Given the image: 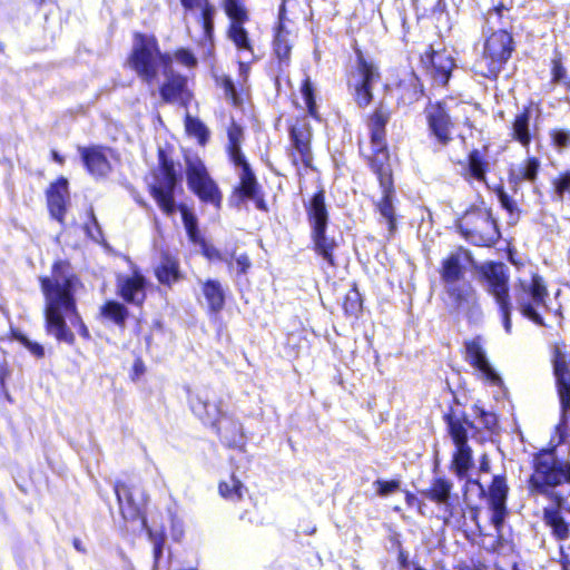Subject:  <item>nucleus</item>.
<instances>
[{
    "label": "nucleus",
    "mask_w": 570,
    "mask_h": 570,
    "mask_svg": "<svg viewBox=\"0 0 570 570\" xmlns=\"http://www.w3.org/2000/svg\"><path fill=\"white\" fill-rule=\"evenodd\" d=\"M198 246H200L202 248V254L213 261H223V255H222V252L219 249H217L216 247L214 246H209L207 244V242L204 239V243L203 244H197Z\"/></svg>",
    "instance_id": "0e129e2a"
},
{
    "label": "nucleus",
    "mask_w": 570,
    "mask_h": 570,
    "mask_svg": "<svg viewBox=\"0 0 570 570\" xmlns=\"http://www.w3.org/2000/svg\"><path fill=\"white\" fill-rule=\"evenodd\" d=\"M356 57L355 75L356 81L353 85V100L361 108H367L374 99V86L381 79L379 67L367 60L361 48L354 47Z\"/></svg>",
    "instance_id": "a211bd4d"
},
{
    "label": "nucleus",
    "mask_w": 570,
    "mask_h": 570,
    "mask_svg": "<svg viewBox=\"0 0 570 570\" xmlns=\"http://www.w3.org/2000/svg\"><path fill=\"white\" fill-rule=\"evenodd\" d=\"M235 265H236L237 275H245L250 269L252 262H250V258L248 257V255L244 253V254H240L238 257H236Z\"/></svg>",
    "instance_id": "69168bd1"
},
{
    "label": "nucleus",
    "mask_w": 570,
    "mask_h": 570,
    "mask_svg": "<svg viewBox=\"0 0 570 570\" xmlns=\"http://www.w3.org/2000/svg\"><path fill=\"white\" fill-rule=\"evenodd\" d=\"M179 3L185 12L199 10L197 21L203 31L199 42L207 48V55L212 56L215 47V6L209 0H179Z\"/></svg>",
    "instance_id": "4be33fe9"
},
{
    "label": "nucleus",
    "mask_w": 570,
    "mask_h": 570,
    "mask_svg": "<svg viewBox=\"0 0 570 570\" xmlns=\"http://www.w3.org/2000/svg\"><path fill=\"white\" fill-rule=\"evenodd\" d=\"M148 537L153 542V558H154V566L157 567L161 557H163V550L166 543V534L165 532H154L151 529L147 527Z\"/></svg>",
    "instance_id": "4d7b16f0"
},
{
    "label": "nucleus",
    "mask_w": 570,
    "mask_h": 570,
    "mask_svg": "<svg viewBox=\"0 0 570 570\" xmlns=\"http://www.w3.org/2000/svg\"><path fill=\"white\" fill-rule=\"evenodd\" d=\"M342 307L346 316L357 318L362 314L363 298L356 282H353L351 288L344 295Z\"/></svg>",
    "instance_id": "8fccbe9b"
},
{
    "label": "nucleus",
    "mask_w": 570,
    "mask_h": 570,
    "mask_svg": "<svg viewBox=\"0 0 570 570\" xmlns=\"http://www.w3.org/2000/svg\"><path fill=\"white\" fill-rule=\"evenodd\" d=\"M185 175L187 187L204 205L219 210L223 205V193L210 176L205 163L198 157H185Z\"/></svg>",
    "instance_id": "4468645a"
},
{
    "label": "nucleus",
    "mask_w": 570,
    "mask_h": 570,
    "mask_svg": "<svg viewBox=\"0 0 570 570\" xmlns=\"http://www.w3.org/2000/svg\"><path fill=\"white\" fill-rule=\"evenodd\" d=\"M549 193L553 202L562 203L570 198V170L568 168L551 178Z\"/></svg>",
    "instance_id": "de8ad7c7"
},
{
    "label": "nucleus",
    "mask_w": 570,
    "mask_h": 570,
    "mask_svg": "<svg viewBox=\"0 0 570 570\" xmlns=\"http://www.w3.org/2000/svg\"><path fill=\"white\" fill-rule=\"evenodd\" d=\"M122 528L128 533H140L147 529L148 498L140 474L134 470L124 471L114 483Z\"/></svg>",
    "instance_id": "423d86ee"
},
{
    "label": "nucleus",
    "mask_w": 570,
    "mask_h": 570,
    "mask_svg": "<svg viewBox=\"0 0 570 570\" xmlns=\"http://www.w3.org/2000/svg\"><path fill=\"white\" fill-rule=\"evenodd\" d=\"M453 483L445 476H435L430 481V485L420 493L423 498L436 505L446 504L451 498Z\"/></svg>",
    "instance_id": "a19ab883"
},
{
    "label": "nucleus",
    "mask_w": 570,
    "mask_h": 570,
    "mask_svg": "<svg viewBox=\"0 0 570 570\" xmlns=\"http://www.w3.org/2000/svg\"><path fill=\"white\" fill-rule=\"evenodd\" d=\"M145 372H146V366H145V363H144L142 358L139 357V356L136 357L134 363H132L131 371H130V374H129L131 381L139 380V377L141 375H144Z\"/></svg>",
    "instance_id": "774afa93"
},
{
    "label": "nucleus",
    "mask_w": 570,
    "mask_h": 570,
    "mask_svg": "<svg viewBox=\"0 0 570 570\" xmlns=\"http://www.w3.org/2000/svg\"><path fill=\"white\" fill-rule=\"evenodd\" d=\"M220 8L228 19L226 38L238 52L254 55V41L246 28V23L250 21V13L245 0H220Z\"/></svg>",
    "instance_id": "dca6fc26"
},
{
    "label": "nucleus",
    "mask_w": 570,
    "mask_h": 570,
    "mask_svg": "<svg viewBox=\"0 0 570 570\" xmlns=\"http://www.w3.org/2000/svg\"><path fill=\"white\" fill-rule=\"evenodd\" d=\"M550 145L558 151L570 148V128L554 127L549 130Z\"/></svg>",
    "instance_id": "864d4df0"
},
{
    "label": "nucleus",
    "mask_w": 570,
    "mask_h": 570,
    "mask_svg": "<svg viewBox=\"0 0 570 570\" xmlns=\"http://www.w3.org/2000/svg\"><path fill=\"white\" fill-rule=\"evenodd\" d=\"M188 404L194 413L204 425L210 426L225 412L222 410L223 401H214L209 391L198 390L188 395Z\"/></svg>",
    "instance_id": "cd10ccee"
},
{
    "label": "nucleus",
    "mask_w": 570,
    "mask_h": 570,
    "mask_svg": "<svg viewBox=\"0 0 570 570\" xmlns=\"http://www.w3.org/2000/svg\"><path fill=\"white\" fill-rule=\"evenodd\" d=\"M530 468L527 480L530 495L567 501L570 494V460L558 456L552 448H541L532 454Z\"/></svg>",
    "instance_id": "20e7f679"
},
{
    "label": "nucleus",
    "mask_w": 570,
    "mask_h": 570,
    "mask_svg": "<svg viewBox=\"0 0 570 570\" xmlns=\"http://www.w3.org/2000/svg\"><path fill=\"white\" fill-rule=\"evenodd\" d=\"M10 368L7 363L0 364V394H3L7 400L11 401L10 394L6 389V382L10 377Z\"/></svg>",
    "instance_id": "338daca9"
},
{
    "label": "nucleus",
    "mask_w": 570,
    "mask_h": 570,
    "mask_svg": "<svg viewBox=\"0 0 570 570\" xmlns=\"http://www.w3.org/2000/svg\"><path fill=\"white\" fill-rule=\"evenodd\" d=\"M473 412L479 417L483 424V428L489 431H494L498 426V417L495 413L487 411L482 406L474 405Z\"/></svg>",
    "instance_id": "052dcab7"
},
{
    "label": "nucleus",
    "mask_w": 570,
    "mask_h": 570,
    "mask_svg": "<svg viewBox=\"0 0 570 570\" xmlns=\"http://www.w3.org/2000/svg\"><path fill=\"white\" fill-rule=\"evenodd\" d=\"M312 248L314 253L322 257L328 266L337 265L334 252L338 244L334 237L327 235V227H318L311 229Z\"/></svg>",
    "instance_id": "e433bc0d"
},
{
    "label": "nucleus",
    "mask_w": 570,
    "mask_h": 570,
    "mask_svg": "<svg viewBox=\"0 0 570 570\" xmlns=\"http://www.w3.org/2000/svg\"><path fill=\"white\" fill-rule=\"evenodd\" d=\"M173 57L177 61V63L187 69H195L198 66V59L189 48H176L174 50Z\"/></svg>",
    "instance_id": "6e6d98bb"
},
{
    "label": "nucleus",
    "mask_w": 570,
    "mask_h": 570,
    "mask_svg": "<svg viewBox=\"0 0 570 570\" xmlns=\"http://www.w3.org/2000/svg\"><path fill=\"white\" fill-rule=\"evenodd\" d=\"M493 191L500 203L502 209L505 210L510 225H515L522 214V209L519 207L517 202L507 193L502 184L494 186Z\"/></svg>",
    "instance_id": "49530a36"
},
{
    "label": "nucleus",
    "mask_w": 570,
    "mask_h": 570,
    "mask_svg": "<svg viewBox=\"0 0 570 570\" xmlns=\"http://www.w3.org/2000/svg\"><path fill=\"white\" fill-rule=\"evenodd\" d=\"M39 287L43 296V317L47 334L58 342L75 345L76 336L69 322L86 341L91 334L78 309L77 292L81 287L79 276L72 271L68 259H56L50 275L39 277Z\"/></svg>",
    "instance_id": "f257e3e1"
},
{
    "label": "nucleus",
    "mask_w": 570,
    "mask_h": 570,
    "mask_svg": "<svg viewBox=\"0 0 570 570\" xmlns=\"http://www.w3.org/2000/svg\"><path fill=\"white\" fill-rule=\"evenodd\" d=\"M515 308L527 320L538 326L544 327L546 322L540 309L548 311L549 291L542 275L534 272L530 279L518 278L513 287Z\"/></svg>",
    "instance_id": "9b49d317"
},
{
    "label": "nucleus",
    "mask_w": 570,
    "mask_h": 570,
    "mask_svg": "<svg viewBox=\"0 0 570 570\" xmlns=\"http://www.w3.org/2000/svg\"><path fill=\"white\" fill-rule=\"evenodd\" d=\"M455 227L462 238L476 247H493L502 236L492 208L484 205H470L456 219Z\"/></svg>",
    "instance_id": "6e6552de"
},
{
    "label": "nucleus",
    "mask_w": 570,
    "mask_h": 570,
    "mask_svg": "<svg viewBox=\"0 0 570 570\" xmlns=\"http://www.w3.org/2000/svg\"><path fill=\"white\" fill-rule=\"evenodd\" d=\"M551 82L561 85L564 88V82L568 81L567 69L563 62V56L560 51H556L550 61Z\"/></svg>",
    "instance_id": "603ef678"
},
{
    "label": "nucleus",
    "mask_w": 570,
    "mask_h": 570,
    "mask_svg": "<svg viewBox=\"0 0 570 570\" xmlns=\"http://www.w3.org/2000/svg\"><path fill=\"white\" fill-rule=\"evenodd\" d=\"M116 293L126 304L142 307L146 298L147 278L135 269L129 276L119 275L116 281Z\"/></svg>",
    "instance_id": "bb28decb"
},
{
    "label": "nucleus",
    "mask_w": 570,
    "mask_h": 570,
    "mask_svg": "<svg viewBox=\"0 0 570 570\" xmlns=\"http://www.w3.org/2000/svg\"><path fill=\"white\" fill-rule=\"evenodd\" d=\"M45 195L50 217L63 225L70 204L68 179L65 176H59L48 185Z\"/></svg>",
    "instance_id": "393cba45"
},
{
    "label": "nucleus",
    "mask_w": 570,
    "mask_h": 570,
    "mask_svg": "<svg viewBox=\"0 0 570 570\" xmlns=\"http://www.w3.org/2000/svg\"><path fill=\"white\" fill-rule=\"evenodd\" d=\"M464 360L473 368L479 371L485 380L492 383L500 381L499 375L492 368L487 358V354L483 348V338L480 335L464 341Z\"/></svg>",
    "instance_id": "c756f323"
},
{
    "label": "nucleus",
    "mask_w": 570,
    "mask_h": 570,
    "mask_svg": "<svg viewBox=\"0 0 570 570\" xmlns=\"http://www.w3.org/2000/svg\"><path fill=\"white\" fill-rule=\"evenodd\" d=\"M451 97L429 100L423 109L429 137L439 146L446 147L454 139L458 118L452 115Z\"/></svg>",
    "instance_id": "2eb2a0df"
},
{
    "label": "nucleus",
    "mask_w": 570,
    "mask_h": 570,
    "mask_svg": "<svg viewBox=\"0 0 570 570\" xmlns=\"http://www.w3.org/2000/svg\"><path fill=\"white\" fill-rule=\"evenodd\" d=\"M517 50L512 31L498 29L484 39L480 57L474 61L472 70L475 75L490 81H497L500 73Z\"/></svg>",
    "instance_id": "0eeeda50"
},
{
    "label": "nucleus",
    "mask_w": 570,
    "mask_h": 570,
    "mask_svg": "<svg viewBox=\"0 0 570 570\" xmlns=\"http://www.w3.org/2000/svg\"><path fill=\"white\" fill-rule=\"evenodd\" d=\"M530 468L527 480L530 495L567 501L570 494V460L558 456L552 448H541L532 454Z\"/></svg>",
    "instance_id": "39448f33"
},
{
    "label": "nucleus",
    "mask_w": 570,
    "mask_h": 570,
    "mask_svg": "<svg viewBox=\"0 0 570 570\" xmlns=\"http://www.w3.org/2000/svg\"><path fill=\"white\" fill-rule=\"evenodd\" d=\"M126 63L151 89V95L158 94L161 104L187 108L194 99L188 77L173 69V58L161 51L156 35L132 32Z\"/></svg>",
    "instance_id": "f03ea898"
},
{
    "label": "nucleus",
    "mask_w": 570,
    "mask_h": 570,
    "mask_svg": "<svg viewBox=\"0 0 570 570\" xmlns=\"http://www.w3.org/2000/svg\"><path fill=\"white\" fill-rule=\"evenodd\" d=\"M552 371L556 390L560 402L561 419L553 428L548 444L544 448L557 449L566 442L568 436V413L570 411V355L560 347L554 346L552 351Z\"/></svg>",
    "instance_id": "f8f14e48"
},
{
    "label": "nucleus",
    "mask_w": 570,
    "mask_h": 570,
    "mask_svg": "<svg viewBox=\"0 0 570 570\" xmlns=\"http://www.w3.org/2000/svg\"><path fill=\"white\" fill-rule=\"evenodd\" d=\"M481 282L487 286V292L491 295L498 306L499 314L504 331L512 332V301L510 295V274L508 267L502 262L489 261L476 267Z\"/></svg>",
    "instance_id": "9d476101"
},
{
    "label": "nucleus",
    "mask_w": 570,
    "mask_h": 570,
    "mask_svg": "<svg viewBox=\"0 0 570 570\" xmlns=\"http://www.w3.org/2000/svg\"><path fill=\"white\" fill-rule=\"evenodd\" d=\"M242 144H227L226 151L229 160L236 166L242 168L250 166L245 155L242 151Z\"/></svg>",
    "instance_id": "bf43d9fd"
},
{
    "label": "nucleus",
    "mask_w": 570,
    "mask_h": 570,
    "mask_svg": "<svg viewBox=\"0 0 570 570\" xmlns=\"http://www.w3.org/2000/svg\"><path fill=\"white\" fill-rule=\"evenodd\" d=\"M392 116L393 110L390 105L383 100L379 101L365 118L368 130V150L363 151L360 148L361 156L375 175L382 190V196L375 202L374 207L385 219L390 236H393L397 229L393 204L395 198L394 174L387 141V125Z\"/></svg>",
    "instance_id": "7ed1b4c3"
},
{
    "label": "nucleus",
    "mask_w": 570,
    "mask_h": 570,
    "mask_svg": "<svg viewBox=\"0 0 570 570\" xmlns=\"http://www.w3.org/2000/svg\"><path fill=\"white\" fill-rule=\"evenodd\" d=\"M215 85L224 91L225 98L233 107H242L250 97L249 88L244 83L236 87L232 76L223 73L214 77Z\"/></svg>",
    "instance_id": "4c0bfd02"
},
{
    "label": "nucleus",
    "mask_w": 570,
    "mask_h": 570,
    "mask_svg": "<svg viewBox=\"0 0 570 570\" xmlns=\"http://www.w3.org/2000/svg\"><path fill=\"white\" fill-rule=\"evenodd\" d=\"M185 129L189 136L197 139L200 146H205L209 140V130L207 126L197 117L186 115L185 117Z\"/></svg>",
    "instance_id": "3c124183"
},
{
    "label": "nucleus",
    "mask_w": 570,
    "mask_h": 570,
    "mask_svg": "<svg viewBox=\"0 0 570 570\" xmlns=\"http://www.w3.org/2000/svg\"><path fill=\"white\" fill-rule=\"evenodd\" d=\"M244 137L243 127L235 120H232L227 127V144H242Z\"/></svg>",
    "instance_id": "680f3d73"
},
{
    "label": "nucleus",
    "mask_w": 570,
    "mask_h": 570,
    "mask_svg": "<svg viewBox=\"0 0 570 570\" xmlns=\"http://www.w3.org/2000/svg\"><path fill=\"white\" fill-rule=\"evenodd\" d=\"M419 60L433 85L443 89L449 87L456 62L445 48L436 50L433 45H429L425 51L420 55Z\"/></svg>",
    "instance_id": "6ab92c4d"
},
{
    "label": "nucleus",
    "mask_w": 570,
    "mask_h": 570,
    "mask_svg": "<svg viewBox=\"0 0 570 570\" xmlns=\"http://www.w3.org/2000/svg\"><path fill=\"white\" fill-rule=\"evenodd\" d=\"M212 428L219 439V442L228 449L244 451L246 446V435L242 422L234 415L224 413Z\"/></svg>",
    "instance_id": "a878e982"
},
{
    "label": "nucleus",
    "mask_w": 570,
    "mask_h": 570,
    "mask_svg": "<svg viewBox=\"0 0 570 570\" xmlns=\"http://www.w3.org/2000/svg\"><path fill=\"white\" fill-rule=\"evenodd\" d=\"M490 171V163L485 155L478 148L471 149L465 159V166L461 176L468 183L478 181L488 185V173Z\"/></svg>",
    "instance_id": "72a5a7b5"
},
{
    "label": "nucleus",
    "mask_w": 570,
    "mask_h": 570,
    "mask_svg": "<svg viewBox=\"0 0 570 570\" xmlns=\"http://www.w3.org/2000/svg\"><path fill=\"white\" fill-rule=\"evenodd\" d=\"M230 198L235 199L236 206L253 200L256 209L263 213L269 210L265 193L250 166L240 169L238 183L233 188Z\"/></svg>",
    "instance_id": "412c9836"
},
{
    "label": "nucleus",
    "mask_w": 570,
    "mask_h": 570,
    "mask_svg": "<svg viewBox=\"0 0 570 570\" xmlns=\"http://www.w3.org/2000/svg\"><path fill=\"white\" fill-rule=\"evenodd\" d=\"M288 0H281V4L278 8V14H277V22L274 27V31H288L286 29V21H287V10L286 4Z\"/></svg>",
    "instance_id": "e2e57ef3"
},
{
    "label": "nucleus",
    "mask_w": 570,
    "mask_h": 570,
    "mask_svg": "<svg viewBox=\"0 0 570 570\" xmlns=\"http://www.w3.org/2000/svg\"><path fill=\"white\" fill-rule=\"evenodd\" d=\"M157 171L158 175L155 177L158 184L148 185L147 190L161 213L171 216L176 212L175 190L180 176L175 160L161 147L157 150Z\"/></svg>",
    "instance_id": "ddd939ff"
},
{
    "label": "nucleus",
    "mask_w": 570,
    "mask_h": 570,
    "mask_svg": "<svg viewBox=\"0 0 570 570\" xmlns=\"http://www.w3.org/2000/svg\"><path fill=\"white\" fill-rule=\"evenodd\" d=\"M373 485L375 488L376 494L381 498H385V497L396 492L401 487V482L399 479H391V480L377 479L374 481Z\"/></svg>",
    "instance_id": "13d9d810"
},
{
    "label": "nucleus",
    "mask_w": 570,
    "mask_h": 570,
    "mask_svg": "<svg viewBox=\"0 0 570 570\" xmlns=\"http://www.w3.org/2000/svg\"><path fill=\"white\" fill-rule=\"evenodd\" d=\"M442 420L454 444L450 469L459 479H464L474 465L473 451L469 445L468 435L469 429H474V424L464 412H456L453 406L448 407Z\"/></svg>",
    "instance_id": "1a4fd4ad"
},
{
    "label": "nucleus",
    "mask_w": 570,
    "mask_h": 570,
    "mask_svg": "<svg viewBox=\"0 0 570 570\" xmlns=\"http://www.w3.org/2000/svg\"><path fill=\"white\" fill-rule=\"evenodd\" d=\"M541 169V160L537 156H527L517 167L508 169V181L517 188L522 183L535 184Z\"/></svg>",
    "instance_id": "f704fd0d"
},
{
    "label": "nucleus",
    "mask_w": 570,
    "mask_h": 570,
    "mask_svg": "<svg viewBox=\"0 0 570 570\" xmlns=\"http://www.w3.org/2000/svg\"><path fill=\"white\" fill-rule=\"evenodd\" d=\"M289 144L286 147L291 164L297 168V175L302 176L301 165L305 169H315L313 166V128L307 117L302 115L287 126Z\"/></svg>",
    "instance_id": "f3484780"
},
{
    "label": "nucleus",
    "mask_w": 570,
    "mask_h": 570,
    "mask_svg": "<svg viewBox=\"0 0 570 570\" xmlns=\"http://www.w3.org/2000/svg\"><path fill=\"white\" fill-rule=\"evenodd\" d=\"M533 106H535V108L539 110L540 102L530 100L528 105H524L522 109L514 115L509 131L510 139L518 142L525 149H529L533 138L535 137V129H531V116Z\"/></svg>",
    "instance_id": "c85d7f7f"
},
{
    "label": "nucleus",
    "mask_w": 570,
    "mask_h": 570,
    "mask_svg": "<svg viewBox=\"0 0 570 570\" xmlns=\"http://www.w3.org/2000/svg\"><path fill=\"white\" fill-rule=\"evenodd\" d=\"M299 92L304 100L307 116L320 122L322 117L316 102V88L309 76L306 75L302 80Z\"/></svg>",
    "instance_id": "c03bdc74"
},
{
    "label": "nucleus",
    "mask_w": 570,
    "mask_h": 570,
    "mask_svg": "<svg viewBox=\"0 0 570 570\" xmlns=\"http://www.w3.org/2000/svg\"><path fill=\"white\" fill-rule=\"evenodd\" d=\"M9 336L11 340H14V341L19 342L20 344H22L35 357H37V358L45 357L43 346L37 342L30 341L18 328H11L9 332Z\"/></svg>",
    "instance_id": "5fc2aeb1"
},
{
    "label": "nucleus",
    "mask_w": 570,
    "mask_h": 570,
    "mask_svg": "<svg viewBox=\"0 0 570 570\" xmlns=\"http://www.w3.org/2000/svg\"><path fill=\"white\" fill-rule=\"evenodd\" d=\"M99 316L124 330L129 317V309L121 302L108 299L99 307Z\"/></svg>",
    "instance_id": "37998d69"
},
{
    "label": "nucleus",
    "mask_w": 570,
    "mask_h": 570,
    "mask_svg": "<svg viewBox=\"0 0 570 570\" xmlns=\"http://www.w3.org/2000/svg\"><path fill=\"white\" fill-rule=\"evenodd\" d=\"M154 275L158 283L167 288L184 279L180 262L176 254L161 250L158 264L154 267Z\"/></svg>",
    "instance_id": "7c9ffc66"
},
{
    "label": "nucleus",
    "mask_w": 570,
    "mask_h": 570,
    "mask_svg": "<svg viewBox=\"0 0 570 570\" xmlns=\"http://www.w3.org/2000/svg\"><path fill=\"white\" fill-rule=\"evenodd\" d=\"M443 302L450 314H463L469 321L480 313L478 293L469 281L444 286Z\"/></svg>",
    "instance_id": "aec40b11"
},
{
    "label": "nucleus",
    "mask_w": 570,
    "mask_h": 570,
    "mask_svg": "<svg viewBox=\"0 0 570 570\" xmlns=\"http://www.w3.org/2000/svg\"><path fill=\"white\" fill-rule=\"evenodd\" d=\"M247 491L243 482L232 473L228 480H222L218 483V493L228 501H239Z\"/></svg>",
    "instance_id": "09e8293b"
},
{
    "label": "nucleus",
    "mask_w": 570,
    "mask_h": 570,
    "mask_svg": "<svg viewBox=\"0 0 570 570\" xmlns=\"http://www.w3.org/2000/svg\"><path fill=\"white\" fill-rule=\"evenodd\" d=\"M112 151V148L105 145L78 147L83 168L96 179L107 178L112 173V165L108 158V154Z\"/></svg>",
    "instance_id": "5701e85b"
},
{
    "label": "nucleus",
    "mask_w": 570,
    "mask_h": 570,
    "mask_svg": "<svg viewBox=\"0 0 570 570\" xmlns=\"http://www.w3.org/2000/svg\"><path fill=\"white\" fill-rule=\"evenodd\" d=\"M509 494V485L504 474L494 475L489 484L488 503L492 511L491 523L498 531L501 532L504 520L509 513L507 508V500Z\"/></svg>",
    "instance_id": "b1692460"
},
{
    "label": "nucleus",
    "mask_w": 570,
    "mask_h": 570,
    "mask_svg": "<svg viewBox=\"0 0 570 570\" xmlns=\"http://www.w3.org/2000/svg\"><path fill=\"white\" fill-rule=\"evenodd\" d=\"M551 503L542 509V521L557 541H566L570 537V524L562 515L566 501H551Z\"/></svg>",
    "instance_id": "2f4dec72"
},
{
    "label": "nucleus",
    "mask_w": 570,
    "mask_h": 570,
    "mask_svg": "<svg viewBox=\"0 0 570 570\" xmlns=\"http://www.w3.org/2000/svg\"><path fill=\"white\" fill-rule=\"evenodd\" d=\"M180 212L181 220L186 229L189 242L194 245L203 244L204 237L198 228V219L196 215L187 207L186 204H176V210Z\"/></svg>",
    "instance_id": "a18cd8bd"
},
{
    "label": "nucleus",
    "mask_w": 570,
    "mask_h": 570,
    "mask_svg": "<svg viewBox=\"0 0 570 570\" xmlns=\"http://www.w3.org/2000/svg\"><path fill=\"white\" fill-rule=\"evenodd\" d=\"M439 274L444 286L466 281L465 267L458 254H449L441 261Z\"/></svg>",
    "instance_id": "ea45409f"
},
{
    "label": "nucleus",
    "mask_w": 570,
    "mask_h": 570,
    "mask_svg": "<svg viewBox=\"0 0 570 570\" xmlns=\"http://www.w3.org/2000/svg\"><path fill=\"white\" fill-rule=\"evenodd\" d=\"M289 31H274L272 40L273 53L277 60V68L281 72L291 65L292 43L288 39Z\"/></svg>",
    "instance_id": "79ce46f5"
},
{
    "label": "nucleus",
    "mask_w": 570,
    "mask_h": 570,
    "mask_svg": "<svg viewBox=\"0 0 570 570\" xmlns=\"http://www.w3.org/2000/svg\"><path fill=\"white\" fill-rule=\"evenodd\" d=\"M202 293L209 315H218L225 308L226 295L219 281L209 278L203 282Z\"/></svg>",
    "instance_id": "58836bf2"
},
{
    "label": "nucleus",
    "mask_w": 570,
    "mask_h": 570,
    "mask_svg": "<svg viewBox=\"0 0 570 570\" xmlns=\"http://www.w3.org/2000/svg\"><path fill=\"white\" fill-rule=\"evenodd\" d=\"M305 212L311 229L328 227L330 214L324 188L316 190L305 204Z\"/></svg>",
    "instance_id": "c9c22d12"
},
{
    "label": "nucleus",
    "mask_w": 570,
    "mask_h": 570,
    "mask_svg": "<svg viewBox=\"0 0 570 570\" xmlns=\"http://www.w3.org/2000/svg\"><path fill=\"white\" fill-rule=\"evenodd\" d=\"M395 91L396 104L402 107H409L419 102L425 94L423 82L414 70L396 82Z\"/></svg>",
    "instance_id": "473e14b6"
}]
</instances>
